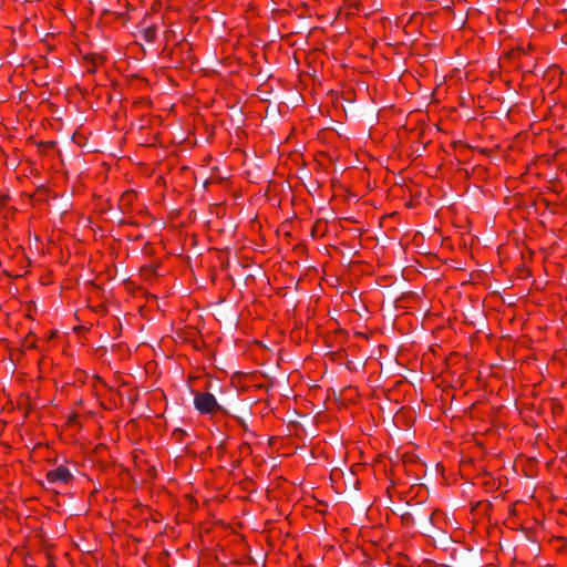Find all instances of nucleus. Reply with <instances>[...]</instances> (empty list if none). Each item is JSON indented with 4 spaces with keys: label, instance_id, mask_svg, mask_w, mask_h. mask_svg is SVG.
Here are the masks:
<instances>
[{
    "label": "nucleus",
    "instance_id": "obj_1",
    "mask_svg": "<svg viewBox=\"0 0 567 567\" xmlns=\"http://www.w3.org/2000/svg\"><path fill=\"white\" fill-rule=\"evenodd\" d=\"M194 404L203 414L213 413L218 408L215 396L208 392L197 393L194 398Z\"/></svg>",
    "mask_w": 567,
    "mask_h": 567
},
{
    "label": "nucleus",
    "instance_id": "obj_3",
    "mask_svg": "<svg viewBox=\"0 0 567 567\" xmlns=\"http://www.w3.org/2000/svg\"><path fill=\"white\" fill-rule=\"evenodd\" d=\"M154 35H155V31L153 29H147L146 30V39L148 41L153 40L154 39Z\"/></svg>",
    "mask_w": 567,
    "mask_h": 567
},
{
    "label": "nucleus",
    "instance_id": "obj_2",
    "mask_svg": "<svg viewBox=\"0 0 567 567\" xmlns=\"http://www.w3.org/2000/svg\"><path fill=\"white\" fill-rule=\"evenodd\" d=\"M72 474L68 467L60 465L47 473V480L51 484H66L71 481Z\"/></svg>",
    "mask_w": 567,
    "mask_h": 567
}]
</instances>
